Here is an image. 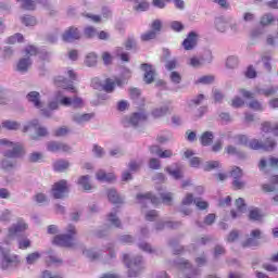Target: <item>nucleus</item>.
Returning <instances> with one entry per match:
<instances>
[{
  "mask_svg": "<svg viewBox=\"0 0 278 278\" xmlns=\"http://www.w3.org/2000/svg\"><path fill=\"white\" fill-rule=\"evenodd\" d=\"M128 79H131V72L129 70H126L124 72V79L117 78L116 84L117 86H123Z\"/></svg>",
  "mask_w": 278,
  "mask_h": 278,
  "instance_id": "nucleus-36",
  "label": "nucleus"
},
{
  "mask_svg": "<svg viewBox=\"0 0 278 278\" xmlns=\"http://www.w3.org/2000/svg\"><path fill=\"white\" fill-rule=\"evenodd\" d=\"M137 4L134 5V9L137 12H146V10H149V2L144 0H135Z\"/></svg>",
  "mask_w": 278,
  "mask_h": 278,
  "instance_id": "nucleus-27",
  "label": "nucleus"
},
{
  "mask_svg": "<svg viewBox=\"0 0 278 278\" xmlns=\"http://www.w3.org/2000/svg\"><path fill=\"white\" fill-rule=\"evenodd\" d=\"M66 192H68V184L66 180H61L52 187V195L54 199H62Z\"/></svg>",
  "mask_w": 278,
  "mask_h": 278,
  "instance_id": "nucleus-4",
  "label": "nucleus"
},
{
  "mask_svg": "<svg viewBox=\"0 0 278 278\" xmlns=\"http://www.w3.org/2000/svg\"><path fill=\"white\" fill-rule=\"evenodd\" d=\"M31 127H34V129L37 131L38 136H47V128L38 126L37 119H34L27 126H25L23 131L24 132L29 131V129H31Z\"/></svg>",
  "mask_w": 278,
  "mask_h": 278,
  "instance_id": "nucleus-16",
  "label": "nucleus"
},
{
  "mask_svg": "<svg viewBox=\"0 0 278 278\" xmlns=\"http://www.w3.org/2000/svg\"><path fill=\"white\" fill-rule=\"evenodd\" d=\"M172 29H174V31H181V29H184V24H181V22H173L172 23Z\"/></svg>",
  "mask_w": 278,
  "mask_h": 278,
  "instance_id": "nucleus-61",
  "label": "nucleus"
},
{
  "mask_svg": "<svg viewBox=\"0 0 278 278\" xmlns=\"http://www.w3.org/2000/svg\"><path fill=\"white\" fill-rule=\"evenodd\" d=\"M170 80H172L174 84H179V81H181V75H179V73H177V72H172V74H170Z\"/></svg>",
  "mask_w": 278,
  "mask_h": 278,
  "instance_id": "nucleus-58",
  "label": "nucleus"
},
{
  "mask_svg": "<svg viewBox=\"0 0 278 278\" xmlns=\"http://www.w3.org/2000/svg\"><path fill=\"white\" fill-rule=\"evenodd\" d=\"M214 140V135L211 131L203 132L201 136V144L203 147L210 146L211 142Z\"/></svg>",
  "mask_w": 278,
  "mask_h": 278,
  "instance_id": "nucleus-23",
  "label": "nucleus"
},
{
  "mask_svg": "<svg viewBox=\"0 0 278 278\" xmlns=\"http://www.w3.org/2000/svg\"><path fill=\"white\" fill-rule=\"evenodd\" d=\"M239 92L244 99H253V97H255V93L248 91L245 89H240Z\"/></svg>",
  "mask_w": 278,
  "mask_h": 278,
  "instance_id": "nucleus-53",
  "label": "nucleus"
},
{
  "mask_svg": "<svg viewBox=\"0 0 278 278\" xmlns=\"http://www.w3.org/2000/svg\"><path fill=\"white\" fill-rule=\"evenodd\" d=\"M0 251H2V268H8L10 264H14L18 262V256L10 255L8 251L3 250L2 245H0Z\"/></svg>",
  "mask_w": 278,
  "mask_h": 278,
  "instance_id": "nucleus-7",
  "label": "nucleus"
},
{
  "mask_svg": "<svg viewBox=\"0 0 278 278\" xmlns=\"http://www.w3.org/2000/svg\"><path fill=\"white\" fill-rule=\"evenodd\" d=\"M198 38L199 36L195 33L191 31L182 42L184 49H186V51H190L193 47H197Z\"/></svg>",
  "mask_w": 278,
  "mask_h": 278,
  "instance_id": "nucleus-10",
  "label": "nucleus"
},
{
  "mask_svg": "<svg viewBox=\"0 0 278 278\" xmlns=\"http://www.w3.org/2000/svg\"><path fill=\"white\" fill-rule=\"evenodd\" d=\"M214 81V76H202L199 78L198 84H212Z\"/></svg>",
  "mask_w": 278,
  "mask_h": 278,
  "instance_id": "nucleus-52",
  "label": "nucleus"
},
{
  "mask_svg": "<svg viewBox=\"0 0 278 278\" xmlns=\"http://www.w3.org/2000/svg\"><path fill=\"white\" fill-rule=\"evenodd\" d=\"M140 166H142V163H141V162L131 161V162L129 163V168H130V170H132V172L139 170Z\"/></svg>",
  "mask_w": 278,
  "mask_h": 278,
  "instance_id": "nucleus-57",
  "label": "nucleus"
},
{
  "mask_svg": "<svg viewBox=\"0 0 278 278\" xmlns=\"http://www.w3.org/2000/svg\"><path fill=\"white\" fill-rule=\"evenodd\" d=\"M141 68L144 72L146 84H153V80L155 79V70H153V66L149 64H142Z\"/></svg>",
  "mask_w": 278,
  "mask_h": 278,
  "instance_id": "nucleus-9",
  "label": "nucleus"
},
{
  "mask_svg": "<svg viewBox=\"0 0 278 278\" xmlns=\"http://www.w3.org/2000/svg\"><path fill=\"white\" fill-rule=\"evenodd\" d=\"M96 177L98 181H114V179H116V176H114V174H105V172L103 170H99L96 174Z\"/></svg>",
  "mask_w": 278,
  "mask_h": 278,
  "instance_id": "nucleus-20",
  "label": "nucleus"
},
{
  "mask_svg": "<svg viewBox=\"0 0 278 278\" xmlns=\"http://www.w3.org/2000/svg\"><path fill=\"white\" fill-rule=\"evenodd\" d=\"M250 220H262V213L260 210L254 208L250 211Z\"/></svg>",
  "mask_w": 278,
  "mask_h": 278,
  "instance_id": "nucleus-37",
  "label": "nucleus"
},
{
  "mask_svg": "<svg viewBox=\"0 0 278 278\" xmlns=\"http://www.w3.org/2000/svg\"><path fill=\"white\" fill-rule=\"evenodd\" d=\"M85 64L86 66H97V54L92 52L87 54L85 59Z\"/></svg>",
  "mask_w": 278,
  "mask_h": 278,
  "instance_id": "nucleus-28",
  "label": "nucleus"
},
{
  "mask_svg": "<svg viewBox=\"0 0 278 278\" xmlns=\"http://www.w3.org/2000/svg\"><path fill=\"white\" fill-rule=\"evenodd\" d=\"M226 65L228 68H236L238 66V58L229 56L227 59Z\"/></svg>",
  "mask_w": 278,
  "mask_h": 278,
  "instance_id": "nucleus-43",
  "label": "nucleus"
},
{
  "mask_svg": "<svg viewBox=\"0 0 278 278\" xmlns=\"http://www.w3.org/2000/svg\"><path fill=\"white\" fill-rule=\"evenodd\" d=\"M235 144H249V139L244 135H239L235 137Z\"/></svg>",
  "mask_w": 278,
  "mask_h": 278,
  "instance_id": "nucleus-40",
  "label": "nucleus"
},
{
  "mask_svg": "<svg viewBox=\"0 0 278 278\" xmlns=\"http://www.w3.org/2000/svg\"><path fill=\"white\" fill-rule=\"evenodd\" d=\"M232 108H242L244 105V100L240 97H235L231 101Z\"/></svg>",
  "mask_w": 278,
  "mask_h": 278,
  "instance_id": "nucleus-46",
  "label": "nucleus"
},
{
  "mask_svg": "<svg viewBox=\"0 0 278 278\" xmlns=\"http://www.w3.org/2000/svg\"><path fill=\"white\" fill-rule=\"evenodd\" d=\"M39 160H42V154L35 152L33 154H30L29 156V161L30 162H39Z\"/></svg>",
  "mask_w": 278,
  "mask_h": 278,
  "instance_id": "nucleus-63",
  "label": "nucleus"
},
{
  "mask_svg": "<svg viewBox=\"0 0 278 278\" xmlns=\"http://www.w3.org/2000/svg\"><path fill=\"white\" fill-rule=\"evenodd\" d=\"M250 149H254L257 151L258 149H264L265 151H273L275 147H277V143L275 141H266L265 144L260 143L257 139H253L252 141L249 142Z\"/></svg>",
  "mask_w": 278,
  "mask_h": 278,
  "instance_id": "nucleus-5",
  "label": "nucleus"
},
{
  "mask_svg": "<svg viewBox=\"0 0 278 278\" xmlns=\"http://www.w3.org/2000/svg\"><path fill=\"white\" fill-rule=\"evenodd\" d=\"M53 244L58 247H73V235H59L54 237Z\"/></svg>",
  "mask_w": 278,
  "mask_h": 278,
  "instance_id": "nucleus-6",
  "label": "nucleus"
},
{
  "mask_svg": "<svg viewBox=\"0 0 278 278\" xmlns=\"http://www.w3.org/2000/svg\"><path fill=\"white\" fill-rule=\"evenodd\" d=\"M203 62H201V59L193 56L189 60V65L193 66V68H199Z\"/></svg>",
  "mask_w": 278,
  "mask_h": 278,
  "instance_id": "nucleus-48",
  "label": "nucleus"
},
{
  "mask_svg": "<svg viewBox=\"0 0 278 278\" xmlns=\"http://www.w3.org/2000/svg\"><path fill=\"white\" fill-rule=\"evenodd\" d=\"M54 84L59 88H63V90H70L71 92H77V90H75V87H73V83L72 81H67L62 76L56 77L54 79Z\"/></svg>",
  "mask_w": 278,
  "mask_h": 278,
  "instance_id": "nucleus-12",
  "label": "nucleus"
},
{
  "mask_svg": "<svg viewBox=\"0 0 278 278\" xmlns=\"http://www.w3.org/2000/svg\"><path fill=\"white\" fill-rule=\"evenodd\" d=\"M142 262L141 257H137L135 262L129 263V255L124 254V264L129 268L128 276L129 277H138V273L140 271V263Z\"/></svg>",
  "mask_w": 278,
  "mask_h": 278,
  "instance_id": "nucleus-3",
  "label": "nucleus"
},
{
  "mask_svg": "<svg viewBox=\"0 0 278 278\" xmlns=\"http://www.w3.org/2000/svg\"><path fill=\"white\" fill-rule=\"evenodd\" d=\"M194 201V197L192 193H188L184 199H182V205H192V202Z\"/></svg>",
  "mask_w": 278,
  "mask_h": 278,
  "instance_id": "nucleus-49",
  "label": "nucleus"
},
{
  "mask_svg": "<svg viewBox=\"0 0 278 278\" xmlns=\"http://www.w3.org/2000/svg\"><path fill=\"white\" fill-rule=\"evenodd\" d=\"M90 118H92L91 114H83V115L77 114L73 116V122L78 123V125H81L83 123H88Z\"/></svg>",
  "mask_w": 278,
  "mask_h": 278,
  "instance_id": "nucleus-24",
  "label": "nucleus"
},
{
  "mask_svg": "<svg viewBox=\"0 0 278 278\" xmlns=\"http://www.w3.org/2000/svg\"><path fill=\"white\" fill-rule=\"evenodd\" d=\"M84 255H86V257H89V260H97V252L92 251V250H85L84 251Z\"/></svg>",
  "mask_w": 278,
  "mask_h": 278,
  "instance_id": "nucleus-59",
  "label": "nucleus"
},
{
  "mask_svg": "<svg viewBox=\"0 0 278 278\" xmlns=\"http://www.w3.org/2000/svg\"><path fill=\"white\" fill-rule=\"evenodd\" d=\"M70 164L67 161L64 160H59L54 163L53 168L54 170H56L58 173H62V170H66V168H68Z\"/></svg>",
  "mask_w": 278,
  "mask_h": 278,
  "instance_id": "nucleus-25",
  "label": "nucleus"
},
{
  "mask_svg": "<svg viewBox=\"0 0 278 278\" xmlns=\"http://www.w3.org/2000/svg\"><path fill=\"white\" fill-rule=\"evenodd\" d=\"M22 23L26 25V27H34V25H36V17L25 16L22 18Z\"/></svg>",
  "mask_w": 278,
  "mask_h": 278,
  "instance_id": "nucleus-39",
  "label": "nucleus"
},
{
  "mask_svg": "<svg viewBox=\"0 0 278 278\" xmlns=\"http://www.w3.org/2000/svg\"><path fill=\"white\" fill-rule=\"evenodd\" d=\"M108 197L111 203H123V198L118 195V192H116L114 189L109 190Z\"/></svg>",
  "mask_w": 278,
  "mask_h": 278,
  "instance_id": "nucleus-21",
  "label": "nucleus"
},
{
  "mask_svg": "<svg viewBox=\"0 0 278 278\" xmlns=\"http://www.w3.org/2000/svg\"><path fill=\"white\" fill-rule=\"evenodd\" d=\"M155 36H157V33H155L154 30H150V31L141 35V40L143 42H147L149 40H153L155 38Z\"/></svg>",
  "mask_w": 278,
  "mask_h": 278,
  "instance_id": "nucleus-32",
  "label": "nucleus"
},
{
  "mask_svg": "<svg viewBox=\"0 0 278 278\" xmlns=\"http://www.w3.org/2000/svg\"><path fill=\"white\" fill-rule=\"evenodd\" d=\"M157 218V212L156 211H150L146 214V220L153 222Z\"/></svg>",
  "mask_w": 278,
  "mask_h": 278,
  "instance_id": "nucleus-56",
  "label": "nucleus"
},
{
  "mask_svg": "<svg viewBox=\"0 0 278 278\" xmlns=\"http://www.w3.org/2000/svg\"><path fill=\"white\" fill-rule=\"evenodd\" d=\"M248 106L250 108V110H254V112L264 111V106L262 105V103H260V101H256V100L249 102Z\"/></svg>",
  "mask_w": 278,
  "mask_h": 278,
  "instance_id": "nucleus-29",
  "label": "nucleus"
},
{
  "mask_svg": "<svg viewBox=\"0 0 278 278\" xmlns=\"http://www.w3.org/2000/svg\"><path fill=\"white\" fill-rule=\"evenodd\" d=\"M161 199L165 205H170V203H173V193H161Z\"/></svg>",
  "mask_w": 278,
  "mask_h": 278,
  "instance_id": "nucleus-35",
  "label": "nucleus"
},
{
  "mask_svg": "<svg viewBox=\"0 0 278 278\" xmlns=\"http://www.w3.org/2000/svg\"><path fill=\"white\" fill-rule=\"evenodd\" d=\"M27 229V224L23 220H18L16 224H14L10 229H9V236L12 238L13 236H18V233H23Z\"/></svg>",
  "mask_w": 278,
  "mask_h": 278,
  "instance_id": "nucleus-13",
  "label": "nucleus"
},
{
  "mask_svg": "<svg viewBox=\"0 0 278 278\" xmlns=\"http://www.w3.org/2000/svg\"><path fill=\"white\" fill-rule=\"evenodd\" d=\"M235 205L238 210V213H236L235 211H231V217L238 218V216H240V214H242V212L247 210V203H244V199L239 198L236 200Z\"/></svg>",
  "mask_w": 278,
  "mask_h": 278,
  "instance_id": "nucleus-18",
  "label": "nucleus"
},
{
  "mask_svg": "<svg viewBox=\"0 0 278 278\" xmlns=\"http://www.w3.org/2000/svg\"><path fill=\"white\" fill-rule=\"evenodd\" d=\"M115 86H116V83H114L112 79L108 78L103 85V90H105V92H114Z\"/></svg>",
  "mask_w": 278,
  "mask_h": 278,
  "instance_id": "nucleus-30",
  "label": "nucleus"
},
{
  "mask_svg": "<svg viewBox=\"0 0 278 278\" xmlns=\"http://www.w3.org/2000/svg\"><path fill=\"white\" fill-rule=\"evenodd\" d=\"M29 66H31V61H29V59H22L17 63V71H20L21 73H25V71H27Z\"/></svg>",
  "mask_w": 278,
  "mask_h": 278,
  "instance_id": "nucleus-26",
  "label": "nucleus"
},
{
  "mask_svg": "<svg viewBox=\"0 0 278 278\" xmlns=\"http://www.w3.org/2000/svg\"><path fill=\"white\" fill-rule=\"evenodd\" d=\"M147 118V115L144 113H135L131 117L126 118L124 121L125 127H129V125H132L136 127L139 123H142Z\"/></svg>",
  "mask_w": 278,
  "mask_h": 278,
  "instance_id": "nucleus-8",
  "label": "nucleus"
},
{
  "mask_svg": "<svg viewBox=\"0 0 278 278\" xmlns=\"http://www.w3.org/2000/svg\"><path fill=\"white\" fill-rule=\"evenodd\" d=\"M30 244L31 242L29 241V239L20 240V249H27L30 247Z\"/></svg>",
  "mask_w": 278,
  "mask_h": 278,
  "instance_id": "nucleus-64",
  "label": "nucleus"
},
{
  "mask_svg": "<svg viewBox=\"0 0 278 278\" xmlns=\"http://www.w3.org/2000/svg\"><path fill=\"white\" fill-rule=\"evenodd\" d=\"M108 220L114 225V227H121V220L116 217L115 214L110 213L108 216Z\"/></svg>",
  "mask_w": 278,
  "mask_h": 278,
  "instance_id": "nucleus-45",
  "label": "nucleus"
},
{
  "mask_svg": "<svg viewBox=\"0 0 278 278\" xmlns=\"http://www.w3.org/2000/svg\"><path fill=\"white\" fill-rule=\"evenodd\" d=\"M78 186H81V188H84V190H92V185L90 184L89 176H81L78 179Z\"/></svg>",
  "mask_w": 278,
  "mask_h": 278,
  "instance_id": "nucleus-22",
  "label": "nucleus"
},
{
  "mask_svg": "<svg viewBox=\"0 0 278 278\" xmlns=\"http://www.w3.org/2000/svg\"><path fill=\"white\" fill-rule=\"evenodd\" d=\"M161 164H160V160L157 159H151L150 162H149V167L154 169V170H157V168H160Z\"/></svg>",
  "mask_w": 278,
  "mask_h": 278,
  "instance_id": "nucleus-51",
  "label": "nucleus"
},
{
  "mask_svg": "<svg viewBox=\"0 0 278 278\" xmlns=\"http://www.w3.org/2000/svg\"><path fill=\"white\" fill-rule=\"evenodd\" d=\"M166 114H168V108L155 109L154 111H152V116H154V118H160L161 116H164Z\"/></svg>",
  "mask_w": 278,
  "mask_h": 278,
  "instance_id": "nucleus-33",
  "label": "nucleus"
},
{
  "mask_svg": "<svg viewBox=\"0 0 278 278\" xmlns=\"http://www.w3.org/2000/svg\"><path fill=\"white\" fill-rule=\"evenodd\" d=\"M102 60L104 64H112V55L109 52L102 53Z\"/></svg>",
  "mask_w": 278,
  "mask_h": 278,
  "instance_id": "nucleus-62",
  "label": "nucleus"
},
{
  "mask_svg": "<svg viewBox=\"0 0 278 278\" xmlns=\"http://www.w3.org/2000/svg\"><path fill=\"white\" fill-rule=\"evenodd\" d=\"M231 177L235 179H240V177H242V169H240V167H233L231 170Z\"/></svg>",
  "mask_w": 278,
  "mask_h": 278,
  "instance_id": "nucleus-54",
  "label": "nucleus"
},
{
  "mask_svg": "<svg viewBox=\"0 0 278 278\" xmlns=\"http://www.w3.org/2000/svg\"><path fill=\"white\" fill-rule=\"evenodd\" d=\"M16 42H23V35L15 34V35L8 38V43L9 45H16Z\"/></svg>",
  "mask_w": 278,
  "mask_h": 278,
  "instance_id": "nucleus-34",
  "label": "nucleus"
},
{
  "mask_svg": "<svg viewBox=\"0 0 278 278\" xmlns=\"http://www.w3.org/2000/svg\"><path fill=\"white\" fill-rule=\"evenodd\" d=\"M60 105H64L65 108H74L75 110H79V108H84V99L80 97L74 96L73 98L66 97L62 92H58L55 99L50 101L48 104L49 110H58Z\"/></svg>",
  "mask_w": 278,
  "mask_h": 278,
  "instance_id": "nucleus-1",
  "label": "nucleus"
},
{
  "mask_svg": "<svg viewBox=\"0 0 278 278\" xmlns=\"http://www.w3.org/2000/svg\"><path fill=\"white\" fill-rule=\"evenodd\" d=\"M27 99L30 103H33V105L37 108V110H42L43 104L40 101V93L31 91L27 94Z\"/></svg>",
  "mask_w": 278,
  "mask_h": 278,
  "instance_id": "nucleus-17",
  "label": "nucleus"
},
{
  "mask_svg": "<svg viewBox=\"0 0 278 278\" xmlns=\"http://www.w3.org/2000/svg\"><path fill=\"white\" fill-rule=\"evenodd\" d=\"M126 49L129 51V49H134L136 47V39L134 37H129L125 42Z\"/></svg>",
  "mask_w": 278,
  "mask_h": 278,
  "instance_id": "nucleus-50",
  "label": "nucleus"
},
{
  "mask_svg": "<svg viewBox=\"0 0 278 278\" xmlns=\"http://www.w3.org/2000/svg\"><path fill=\"white\" fill-rule=\"evenodd\" d=\"M0 144H2L3 149L7 151L5 157H8L2 162V166L3 168H12V160H14V157H21V155L25 153L23 146L18 143H12L7 139H1Z\"/></svg>",
  "mask_w": 278,
  "mask_h": 278,
  "instance_id": "nucleus-2",
  "label": "nucleus"
},
{
  "mask_svg": "<svg viewBox=\"0 0 278 278\" xmlns=\"http://www.w3.org/2000/svg\"><path fill=\"white\" fill-rule=\"evenodd\" d=\"M81 36L79 35V30L77 28H70L63 34L64 42H73L74 40H79Z\"/></svg>",
  "mask_w": 278,
  "mask_h": 278,
  "instance_id": "nucleus-14",
  "label": "nucleus"
},
{
  "mask_svg": "<svg viewBox=\"0 0 278 278\" xmlns=\"http://www.w3.org/2000/svg\"><path fill=\"white\" fill-rule=\"evenodd\" d=\"M48 151H52L53 153L58 151H63L64 153H66L71 151V147H68L66 143L52 141L48 143Z\"/></svg>",
  "mask_w": 278,
  "mask_h": 278,
  "instance_id": "nucleus-15",
  "label": "nucleus"
},
{
  "mask_svg": "<svg viewBox=\"0 0 278 278\" xmlns=\"http://www.w3.org/2000/svg\"><path fill=\"white\" fill-rule=\"evenodd\" d=\"M166 172L174 179H181V177H184V172L181 170V166H179V165L166 167Z\"/></svg>",
  "mask_w": 278,
  "mask_h": 278,
  "instance_id": "nucleus-19",
  "label": "nucleus"
},
{
  "mask_svg": "<svg viewBox=\"0 0 278 278\" xmlns=\"http://www.w3.org/2000/svg\"><path fill=\"white\" fill-rule=\"evenodd\" d=\"M194 203H195L197 207H199V210H206V207H207V202H205L201 199H195Z\"/></svg>",
  "mask_w": 278,
  "mask_h": 278,
  "instance_id": "nucleus-55",
  "label": "nucleus"
},
{
  "mask_svg": "<svg viewBox=\"0 0 278 278\" xmlns=\"http://www.w3.org/2000/svg\"><path fill=\"white\" fill-rule=\"evenodd\" d=\"M86 38H94L97 36V28L89 26L85 28Z\"/></svg>",
  "mask_w": 278,
  "mask_h": 278,
  "instance_id": "nucleus-44",
  "label": "nucleus"
},
{
  "mask_svg": "<svg viewBox=\"0 0 278 278\" xmlns=\"http://www.w3.org/2000/svg\"><path fill=\"white\" fill-rule=\"evenodd\" d=\"M218 166H220L219 162L212 161V162L205 163V165L203 166V169L204 170H214V168H218Z\"/></svg>",
  "mask_w": 278,
  "mask_h": 278,
  "instance_id": "nucleus-41",
  "label": "nucleus"
},
{
  "mask_svg": "<svg viewBox=\"0 0 278 278\" xmlns=\"http://www.w3.org/2000/svg\"><path fill=\"white\" fill-rule=\"evenodd\" d=\"M137 201L141 204L146 203V205H149V203H152V205H160V200L155 197H152L151 193L138 194Z\"/></svg>",
  "mask_w": 278,
  "mask_h": 278,
  "instance_id": "nucleus-11",
  "label": "nucleus"
},
{
  "mask_svg": "<svg viewBox=\"0 0 278 278\" xmlns=\"http://www.w3.org/2000/svg\"><path fill=\"white\" fill-rule=\"evenodd\" d=\"M2 127H4V129H18V127H21V124L16 122L5 121L2 123Z\"/></svg>",
  "mask_w": 278,
  "mask_h": 278,
  "instance_id": "nucleus-31",
  "label": "nucleus"
},
{
  "mask_svg": "<svg viewBox=\"0 0 278 278\" xmlns=\"http://www.w3.org/2000/svg\"><path fill=\"white\" fill-rule=\"evenodd\" d=\"M68 134V128L66 127H61V128H58L54 132L55 136H66Z\"/></svg>",
  "mask_w": 278,
  "mask_h": 278,
  "instance_id": "nucleus-60",
  "label": "nucleus"
},
{
  "mask_svg": "<svg viewBox=\"0 0 278 278\" xmlns=\"http://www.w3.org/2000/svg\"><path fill=\"white\" fill-rule=\"evenodd\" d=\"M38 260H40V253L38 252H34L26 257L27 264H34L35 262H38Z\"/></svg>",
  "mask_w": 278,
  "mask_h": 278,
  "instance_id": "nucleus-42",
  "label": "nucleus"
},
{
  "mask_svg": "<svg viewBox=\"0 0 278 278\" xmlns=\"http://www.w3.org/2000/svg\"><path fill=\"white\" fill-rule=\"evenodd\" d=\"M169 1L170 0H153L152 5L162 10L163 8H166V3H169Z\"/></svg>",
  "mask_w": 278,
  "mask_h": 278,
  "instance_id": "nucleus-47",
  "label": "nucleus"
},
{
  "mask_svg": "<svg viewBox=\"0 0 278 278\" xmlns=\"http://www.w3.org/2000/svg\"><path fill=\"white\" fill-rule=\"evenodd\" d=\"M273 21H275V17L273 16V14H265L261 18V25H264V26L270 25Z\"/></svg>",
  "mask_w": 278,
  "mask_h": 278,
  "instance_id": "nucleus-38",
  "label": "nucleus"
}]
</instances>
